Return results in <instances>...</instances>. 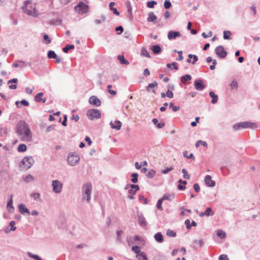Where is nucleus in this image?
<instances>
[{"label":"nucleus","mask_w":260,"mask_h":260,"mask_svg":"<svg viewBox=\"0 0 260 260\" xmlns=\"http://www.w3.org/2000/svg\"><path fill=\"white\" fill-rule=\"evenodd\" d=\"M16 132L21 141L26 142L31 141V133L25 123H19L17 125Z\"/></svg>","instance_id":"1"},{"label":"nucleus","mask_w":260,"mask_h":260,"mask_svg":"<svg viewBox=\"0 0 260 260\" xmlns=\"http://www.w3.org/2000/svg\"><path fill=\"white\" fill-rule=\"evenodd\" d=\"M22 8L23 12L29 16L39 17L40 15L39 11L37 9V3H32L30 0L25 1Z\"/></svg>","instance_id":"2"},{"label":"nucleus","mask_w":260,"mask_h":260,"mask_svg":"<svg viewBox=\"0 0 260 260\" xmlns=\"http://www.w3.org/2000/svg\"><path fill=\"white\" fill-rule=\"evenodd\" d=\"M250 128L252 129H255L257 128V124L256 123L250 121H244L237 123L234 124L233 128L235 131L240 130L242 128Z\"/></svg>","instance_id":"3"},{"label":"nucleus","mask_w":260,"mask_h":260,"mask_svg":"<svg viewBox=\"0 0 260 260\" xmlns=\"http://www.w3.org/2000/svg\"><path fill=\"white\" fill-rule=\"evenodd\" d=\"M92 190V185L90 183L85 184L82 187V197L84 200L89 202Z\"/></svg>","instance_id":"4"},{"label":"nucleus","mask_w":260,"mask_h":260,"mask_svg":"<svg viewBox=\"0 0 260 260\" xmlns=\"http://www.w3.org/2000/svg\"><path fill=\"white\" fill-rule=\"evenodd\" d=\"M75 10L79 14H83L89 11V7L86 4L80 2L75 7Z\"/></svg>","instance_id":"5"},{"label":"nucleus","mask_w":260,"mask_h":260,"mask_svg":"<svg viewBox=\"0 0 260 260\" xmlns=\"http://www.w3.org/2000/svg\"><path fill=\"white\" fill-rule=\"evenodd\" d=\"M87 116L90 120H94L101 118V113L99 110L90 109L87 111Z\"/></svg>","instance_id":"6"},{"label":"nucleus","mask_w":260,"mask_h":260,"mask_svg":"<svg viewBox=\"0 0 260 260\" xmlns=\"http://www.w3.org/2000/svg\"><path fill=\"white\" fill-rule=\"evenodd\" d=\"M80 160V157L76 153H71L68 158V163L71 166L76 165Z\"/></svg>","instance_id":"7"},{"label":"nucleus","mask_w":260,"mask_h":260,"mask_svg":"<svg viewBox=\"0 0 260 260\" xmlns=\"http://www.w3.org/2000/svg\"><path fill=\"white\" fill-rule=\"evenodd\" d=\"M34 163V160L31 156H26L23 158L21 161V166L24 169H29Z\"/></svg>","instance_id":"8"},{"label":"nucleus","mask_w":260,"mask_h":260,"mask_svg":"<svg viewBox=\"0 0 260 260\" xmlns=\"http://www.w3.org/2000/svg\"><path fill=\"white\" fill-rule=\"evenodd\" d=\"M53 190L56 193H59L61 191L62 184L58 180H54L52 182Z\"/></svg>","instance_id":"9"},{"label":"nucleus","mask_w":260,"mask_h":260,"mask_svg":"<svg viewBox=\"0 0 260 260\" xmlns=\"http://www.w3.org/2000/svg\"><path fill=\"white\" fill-rule=\"evenodd\" d=\"M215 52L220 58H224L227 55V53L225 51L223 47L221 46H218L216 48Z\"/></svg>","instance_id":"10"},{"label":"nucleus","mask_w":260,"mask_h":260,"mask_svg":"<svg viewBox=\"0 0 260 260\" xmlns=\"http://www.w3.org/2000/svg\"><path fill=\"white\" fill-rule=\"evenodd\" d=\"M181 36V34L179 31H175L173 30H170L169 31L168 34V38L169 40H171L173 39H175L177 37H180Z\"/></svg>","instance_id":"11"},{"label":"nucleus","mask_w":260,"mask_h":260,"mask_svg":"<svg viewBox=\"0 0 260 260\" xmlns=\"http://www.w3.org/2000/svg\"><path fill=\"white\" fill-rule=\"evenodd\" d=\"M110 124L112 128L119 131L121 129L122 123L119 120H115L111 121Z\"/></svg>","instance_id":"12"},{"label":"nucleus","mask_w":260,"mask_h":260,"mask_svg":"<svg viewBox=\"0 0 260 260\" xmlns=\"http://www.w3.org/2000/svg\"><path fill=\"white\" fill-rule=\"evenodd\" d=\"M194 87L197 90H202L204 88L205 85L204 84L203 81L199 79L195 81Z\"/></svg>","instance_id":"13"},{"label":"nucleus","mask_w":260,"mask_h":260,"mask_svg":"<svg viewBox=\"0 0 260 260\" xmlns=\"http://www.w3.org/2000/svg\"><path fill=\"white\" fill-rule=\"evenodd\" d=\"M205 184L210 187H213L215 185V182L212 180V177L210 175H207L205 178Z\"/></svg>","instance_id":"14"},{"label":"nucleus","mask_w":260,"mask_h":260,"mask_svg":"<svg viewBox=\"0 0 260 260\" xmlns=\"http://www.w3.org/2000/svg\"><path fill=\"white\" fill-rule=\"evenodd\" d=\"M89 102L90 104L99 106L101 105V101L95 96H92L89 98Z\"/></svg>","instance_id":"15"},{"label":"nucleus","mask_w":260,"mask_h":260,"mask_svg":"<svg viewBox=\"0 0 260 260\" xmlns=\"http://www.w3.org/2000/svg\"><path fill=\"white\" fill-rule=\"evenodd\" d=\"M43 92H39L38 93L35 98V100L37 102H42V103H44L46 101V98H43Z\"/></svg>","instance_id":"16"},{"label":"nucleus","mask_w":260,"mask_h":260,"mask_svg":"<svg viewBox=\"0 0 260 260\" xmlns=\"http://www.w3.org/2000/svg\"><path fill=\"white\" fill-rule=\"evenodd\" d=\"M189 58L187 59V61L189 63L194 64L198 60V57L196 55L189 54Z\"/></svg>","instance_id":"17"},{"label":"nucleus","mask_w":260,"mask_h":260,"mask_svg":"<svg viewBox=\"0 0 260 260\" xmlns=\"http://www.w3.org/2000/svg\"><path fill=\"white\" fill-rule=\"evenodd\" d=\"M131 187V188L129 189L128 192L132 195L136 194L137 191L139 189V187L137 185L132 184Z\"/></svg>","instance_id":"18"},{"label":"nucleus","mask_w":260,"mask_h":260,"mask_svg":"<svg viewBox=\"0 0 260 260\" xmlns=\"http://www.w3.org/2000/svg\"><path fill=\"white\" fill-rule=\"evenodd\" d=\"M157 20V17L155 15L153 12H150L148 14V17L147 18V21L148 22H156Z\"/></svg>","instance_id":"19"},{"label":"nucleus","mask_w":260,"mask_h":260,"mask_svg":"<svg viewBox=\"0 0 260 260\" xmlns=\"http://www.w3.org/2000/svg\"><path fill=\"white\" fill-rule=\"evenodd\" d=\"M239 83L238 82L234 79L232 81V82L230 84V89L231 90H237L238 87Z\"/></svg>","instance_id":"20"},{"label":"nucleus","mask_w":260,"mask_h":260,"mask_svg":"<svg viewBox=\"0 0 260 260\" xmlns=\"http://www.w3.org/2000/svg\"><path fill=\"white\" fill-rule=\"evenodd\" d=\"M19 212L22 214H24L25 213H27L28 214H29V210L27 208H26L24 204H20L19 205Z\"/></svg>","instance_id":"21"},{"label":"nucleus","mask_w":260,"mask_h":260,"mask_svg":"<svg viewBox=\"0 0 260 260\" xmlns=\"http://www.w3.org/2000/svg\"><path fill=\"white\" fill-rule=\"evenodd\" d=\"M13 196L11 195L10 196V200L8 202L7 205V208L9 212H12L14 210V207L13 206Z\"/></svg>","instance_id":"22"},{"label":"nucleus","mask_w":260,"mask_h":260,"mask_svg":"<svg viewBox=\"0 0 260 260\" xmlns=\"http://www.w3.org/2000/svg\"><path fill=\"white\" fill-rule=\"evenodd\" d=\"M152 122L154 125H156V126L159 128H162L165 125V123L164 122L158 123V121L156 118L153 119Z\"/></svg>","instance_id":"23"},{"label":"nucleus","mask_w":260,"mask_h":260,"mask_svg":"<svg viewBox=\"0 0 260 260\" xmlns=\"http://www.w3.org/2000/svg\"><path fill=\"white\" fill-rule=\"evenodd\" d=\"M152 51L154 54H158L161 52V48L158 45H153L151 48Z\"/></svg>","instance_id":"24"},{"label":"nucleus","mask_w":260,"mask_h":260,"mask_svg":"<svg viewBox=\"0 0 260 260\" xmlns=\"http://www.w3.org/2000/svg\"><path fill=\"white\" fill-rule=\"evenodd\" d=\"M115 5V3L114 2H111V3H110V4H109L110 9L113 11V13L114 14L118 16V15H119V12L117 11V10L116 8L113 7V6Z\"/></svg>","instance_id":"25"},{"label":"nucleus","mask_w":260,"mask_h":260,"mask_svg":"<svg viewBox=\"0 0 260 260\" xmlns=\"http://www.w3.org/2000/svg\"><path fill=\"white\" fill-rule=\"evenodd\" d=\"M155 239L156 241L159 243H161L164 241V238L162 234L160 233H157L154 236Z\"/></svg>","instance_id":"26"},{"label":"nucleus","mask_w":260,"mask_h":260,"mask_svg":"<svg viewBox=\"0 0 260 260\" xmlns=\"http://www.w3.org/2000/svg\"><path fill=\"white\" fill-rule=\"evenodd\" d=\"M209 95L211 96L212 99V103L213 104H215L218 101V96L216 95L214 92L210 91Z\"/></svg>","instance_id":"27"},{"label":"nucleus","mask_w":260,"mask_h":260,"mask_svg":"<svg viewBox=\"0 0 260 260\" xmlns=\"http://www.w3.org/2000/svg\"><path fill=\"white\" fill-rule=\"evenodd\" d=\"M136 257L139 260H147L146 254L144 252H141L137 254Z\"/></svg>","instance_id":"28"},{"label":"nucleus","mask_w":260,"mask_h":260,"mask_svg":"<svg viewBox=\"0 0 260 260\" xmlns=\"http://www.w3.org/2000/svg\"><path fill=\"white\" fill-rule=\"evenodd\" d=\"M191 79V76L189 75H185L181 78V81L183 84H186L187 81Z\"/></svg>","instance_id":"29"},{"label":"nucleus","mask_w":260,"mask_h":260,"mask_svg":"<svg viewBox=\"0 0 260 260\" xmlns=\"http://www.w3.org/2000/svg\"><path fill=\"white\" fill-rule=\"evenodd\" d=\"M117 58L119 61L122 64H128L129 63L128 61L124 59L123 55H118Z\"/></svg>","instance_id":"30"},{"label":"nucleus","mask_w":260,"mask_h":260,"mask_svg":"<svg viewBox=\"0 0 260 260\" xmlns=\"http://www.w3.org/2000/svg\"><path fill=\"white\" fill-rule=\"evenodd\" d=\"M179 183H182L184 184V185H182L181 184H178V188L180 190H184L186 188L185 185L187 183V182L186 181H182V180H179Z\"/></svg>","instance_id":"31"},{"label":"nucleus","mask_w":260,"mask_h":260,"mask_svg":"<svg viewBox=\"0 0 260 260\" xmlns=\"http://www.w3.org/2000/svg\"><path fill=\"white\" fill-rule=\"evenodd\" d=\"M141 55L143 56L146 57L148 58H150V55H149V53L148 52L147 50L144 48H143L141 51Z\"/></svg>","instance_id":"32"},{"label":"nucleus","mask_w":260,"mask_h":260,"mask_svg":"<svg viewBox=\"0 0 260 260\" xmlns=\"http://www.w3.org/2000/svg\"><path fill=\"white\" fill-rule=\"evenodd\" d=\"M26 145L23 144H20L18 147V151L19 152H24L26 150Z\"/></svg>","instance_id":"33"},{"label":"nucleus","mask_w":260,"mask_h":260,"mask_svg":"<svg viewBox=\"0 0 260 260\" xmlns=\"http://www.w3.org/2000/svg\"><path fill=\"white\" fill-rule=\"evenodd\" d=\"M158 85L156 81H154L152 83H150L148 84V85L147 87V91H150V89L154 88L156 87H157Z\"/></svg>","instance_id":"34"},{"label":"nucleus","mask_w":260,"mask_h":260,"mask_svg":"<svg viewBox=\"0 0 260 260\" xmlns=\"http://www.w3.org/2000/svg\"><path fill=\"white\" fill-rule=\"evenodd\" d=\"M48 57L49 58H56V54L54 51L50 50L48 53Z\"/></svg>","instance_id":"35"},{"label":"nucleus","mask_w":260,"mask_h":260,"mask_svg":"<svg viewBox=\"0 0 260 260\" xmlns=\"http://www.w3.org/2000/svg\"><path fill=\"white\" fill-rule=\"evenodd\" d=\"M204 214H205L206 216L212 215L214 214L212 209L210 207L208 208L206 211L204 212Z\"/></svg>","instance_id":"36"},{"label":"nucleus","mask_w":260,"mask_h":260,"mask_svg":"<svg viewBox=\"0 0 260 260\" xmlns=\"http://www.w3.org/2000/svg\"><path fill=\"white\" fill-rule=\"evenodd\" d=\"M167 236L175 237L176 236V233L171 230H168L166 233Z\"/></svg>","instance_id":"37"},{"label":"nucleus","mask_w":260,"mask_h":260,"mask_svg":"<svg viewBox=\"0 0 260 260\" xmlns=\"http://www.w3.org/2000/svg\"><path fill=\"white\" fill-rule=\"evenodd\" d=\"M132 179L131 180L133 183H136L138 182V174L137 173H133L132 174Z\"/></svg>","instance_id":"38"},{"label":"nucleus","mask_w":260,"mask_h":260,"mask_svg":"<svg viewBox=\"0 0 260 260\" xmlns=\"http://www.w3.org/2000/svg\"><path fill=\"white\" fill-rule=\"evenodd\" d=\"M138 221L140 225L144 226L146 225V222L143 217H139Z\"/></svg>","instance_id":"39"},{"label":"nucleus","mask_w":260,"mask_h":260,"mask_svg":"<svg viewBox=\"0 0 260 260\" xmlns=\"http://www.w3.org/2000/svg\"><path fill=\"white\" fill-rule=\"evenodd\" d=\"M28 255L35 260H42L38 255L33 254L31 252H28L27 253Z\"/></svg>","instance_id":"40"},{"label":"nucleus","mask_w":260,"mask_h":260,"mask_svg":"<svg viewBox=\"0 0 260 260\" xmlns=\"http://www.w3.org/2000/svg\"><path fill=\"white\" fill-rule=\"evenodd\" d=\"M232 34L230 31H223V38L224 39H230V36Z\"/></svg>","instance_id":"41"},{"label":"nucleus","mask_w":260,"mask_h":260,"mask_svg":"<svg viewBox=\"0 0 260 260\" xmlns=\"http://www.w3.org/2000/svg\"><path fill=\"white\" fill-rule=\"evenodd\" d=\"M200 145H202L204 146L207 147V144L205 141H202L201 140L198 141L196 143V147H198Z\"/></svg>","instance_id":"42"},{"label":"nucleus","mask_w":260,"mask_h":260,"mask_svg":"<svg viewBox=\"0 0 260 260\" xmlns=\"http://www.w3.org/2000/svg\"><path fill=\"white\" fill-rule=\"evenodd\" d=\"M74 49V46L73 45H67L63 48V51L65 53H67L70 49Z\"/></svg>","instance_id":"43"},{"label":"nucleus","mask_w":260,"mask_h":260,"mask_svg":"<svg viewBox=\"0 0 260 260\" xmlns=\"http://www.w3.org/2000/svg\"><path fill=\"white\" fill-rule=\"evenodd\" d=\"M132 250L137 254H139L141 252L140 247L138 246H134L132 247Z\"/></svg>","instance_id":"44"},{"label":"nucleus","mask_w":260,"mask_h":260,"mask_svg":"<svg viewBox=\"0 0 260 260\" xmlns=\"http://www.w3.org/2000/svg\"><path fill=\"white\" fill-rule=\"evenodd\" d=\"M112 87V85H109L107 87L108 88V91L109 93H110L111 94L113 95H115L116 94V91L115 90H113L111 89V88Z\"/></svg>","instance_id":"45"},{"label":"nucleus","mask_w":260,"mask_h":260,"mask_svg":"<svg viewBox=\"0 0 260 260\" xmlns=\"http://www.w3.org/2000/svg\"><path fill=\"white\" fill-rule=\"evenodd\" d=\"M169 107H170V108H172V110L174 112H176L177 111H178V110H179L180 109V107H177V106H174L173 103H170L169 104Z\"/></svg>","instance_id":"46"},{"label":"nucleus","mask_w":260,"mask_h":260,"mask_svg":"<svg viewBox=\"0 0 260 260\" xmlns=\"http://www.w3.org/2000/svg\"><path fill=\"white\" fill-rule=\"evenodd\" d=\"M162 201L163 200L161 199L158 200L156 205L157 208L160 211L162 210V208L161 206Z\"/></svg>","instance_id":"47"},{"label":"nucleus","mask_w":260,"mask_h":260,"mask_svg":"<svg viewBox=\"0 0 260 260\" xmlns=\"http://www.w3.org/2000/svg\"><path fill=\"white\" fill-rule=\"evenodd\" d=\"M164 5V7L165 8V9H169L171 7L172 4H171V2H170V0H165Z\"/></svg>","instance_id":"48"},{"label":"nucleus","mask_w":260,"mask_h":260,"mask_svg":"<svg viewBox=\"0 0 260 260\" xmlns=\"http://www.w3.org/2000/svg\"><path fill=\"white\" fill-rule=\"evenodd\" d=\"M105 20V17L103 16H101L100 19L95 20L94 22L96 24H100L102 22H104Z\"/></svg>","instance_id":"49"},{"label":"nucleus","mask_w":260,"mask_h":260,"mask_svg":"<svg viewBox=\"0 0 260 260\" xmlns=\"http://www.w3.org/2000/svg\"><path fill=\"white\" fill-rule=\"evenodd\" d=\"M217 235L220 238H223L225 237V233L221 230H218Z\"/></svg>","instance_id":"50"},{"label":"nucleus","mask_w":260,"mask_h":260,"mask_svg":"<svg viewBox=\"0 0 260 260\" xmlns=\"http://www.w3.org/2000/svg\"><path fill=\"white\" fill-rule=\"evenodd\" d=\"M182 172L183 173V178L185 179L188 180L190 178V176L188 174V173L186 171V170L185 169H182Z\"/></svg>","instance_id":"51"},{"label":"nucleus","mask_w":260,"mask_h":260,"mask_svg":"<svg viewBox=\"0 0 260 260\" xmlns=\"http://www.w3.org/2000/svg\"><path fill=\"white\" fill-rule=\"evenodd\" d=\"M173 197V196L172 194H164V196H163V197L162 198V200L164 201L165 200H172V198Z\"/></svg>","instance_id":"52"},{"label":"nucleus","mask_w":260,"mask_h":260,"mask_svg":"<svg viewBox=\"0 0 260 260\" xmlns=\"http://www.w3.org/2000/svg\"><path fill=\"white\" fill-rule=\"evenodd\" d=\"M155 174V171L154 170H151L148 171V173L146 174L148 178H152Z\"/></svg>","instance_id":"53"},{"label":"nucleus","mask_w":260,"mask_h":260,"mask_svg":"<svg viewBox=\"0 0 260 260\" xmlns=\"http://www.w3.org/2000/svg\"><path fill=\"white\" fill-rule=\"evenodd\" d=\"M157 3L155 1H150L147 4V6L148 8H152L154 7L155 5H156Z\"/></svg>","instance_id":"54"},{"label":"nucleus","mask_w":260,"mask_h":260,"mask_svg":"<svg viewBox=\"0 0 260 260\" xmlns=\"http://www.w3.org/2000/svg\"><path fill=\"white\" fill-rule=\"evenodd\" d=\"M10 225L11 226V230L12 231H14L16 229V227L15 226V222L14 221H11L10 222Z\"/></svg>","instance_id":"55"},{"label":"nucleus","mask_w":260,"mask_h":260,"mask_svg":"<svg viewBox=\"0 0 260 260\" xmlns=\"http://www.w3.org/2000/svg\"><path fill=\"white\" fill-rule=\"evenodd\" d=\"M187 153L188 152L187 151H185L183 152V155L184 157H187V158H192L194 159V157L192 153H190L189 154V156H187Z\"/></svg>","instance_id":"56"},{"label":"nucleus","mask_w":260,"mask_h":260,"mask_svg":"<svg viewBox=\"0 0 260 260\" xmlns=\"http://www.w3.org/2000/svg\"><path fill=\"white\" fill-rule=\"evenodd\" d=\"M202 36L204 38H207L208 37H210L212 36V31H209L208 32V34H206L205 32H203L202 34Z\"/></svg>","instance_id":"57"},{"label":"nucleus","mask_w":260,"mask_h":260,"mask_svg":"<svg viewBox=\"0 0 260 260\" xmlns=\"http://www.w3.org/2000/svg\"><path fill=\"white\" fill-rule=\"evenodd\" d=\"M166 95L168 98H169L170 99L173 98L174 96V94H173V92L170 90H168L167 91Z\"/></svg>","instance_id":"58"},{"label":"nucleus","mask_w":260,"mask_h":260,"mask_svg":"<svg viewBox=\"0 0 260 260\" xmlns=\"http://www.w3.org/2000/svg\"><path fill=\"white\" fill-rule=\"evenodd\" d=\"M116 30L117 32V34L119 35L123 32V28L121 26H119L116 28Z\"/></svg>","instance_id":"59"},{"label":"nucleus","mask_w":260,"mask_h":260,"mask_svg":"<svg viewBox=\"0 0 260 260\" xmlns=\"http://www.w3.org/2000/svg\"><path fill=\"white\" fill-rule=\"evenodd\" d=\"M190 221L189 220V219H186L185 221V224H186V228L188 229V230H189L190 229L191 227V225H190Z\"/></svg>","instance_id":"60"},{"label":"nucleus","mask_w":260,"mask_h":260,"mask_svg":"<svg viewBox=\"0 0 260 260\" xmlns=\"http://www.w3.org/2000/svg\"><path fill=\"white\" fill-rule=\"evenodd\" d=\"M219 260H229L228 256L225 254H222L219 256Z\"/></svg>","instance_id":"61"},{"label":"nucleus","mask_w":260,"mask_h":260,"mask_svg":"<svg viewBox=\"0 0 260 260\" xmlns=\"http://www.w3.org/2000/svg\"><path fill=\"white\" fill-rule=\"evenodd\" d=\"M44 39L45 41H47V44H49L51 43V39L49 38L48 35L45 34L44 35Z\"/></svg>","instance_id":"62"},{"label":"nucleus","mask_w":260,"mask_h":260,"mask_svg":"<svg viewBox=\"0 0 260 260\" xmlns=\"http://www.w3.org/2000/svg\"><path fill=\"white\" fill-rule=\"evenodd\" d=\"M193 188L197 192H199L200 190V187L198 184L195 183L193 185Z\"/></svg>","instance_id":"63"},{"label":"nucleus","mask_w":260,"mask_h":260,"mask_svg":"<svg viewBox=\"0 0 260 260\" xmlns=\"http://www.w3.org/2000/svg\"><path fill=\"white\" fill-rule=\"evenodd\" d=\"M31 196L33 197L34 199L36 200L40 198V194L39 193L35 192L31 194Z\"/></svg>","instance_id":"64"}]
</instances>
